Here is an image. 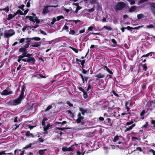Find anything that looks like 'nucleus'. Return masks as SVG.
<instances>
[{
    "mask_svg": "<svg viewBox=\"0 0 155 155\" xmlns=\"http://www.w3.org/2000/svg\"><path fill=\"white\" fill-rule=\"evenodd\" d=\"M19 52H22V54L18 56L17 60L18 62L21 63V61L25 62H27L32 64H34L35 61L34 58L31 54H27V50L25 48H21L19 49Z\"/></svg>",
    "mask_w": 155,
    "mask_h": 155,
    "instance_id": "f257e3e1",
    "label": "nucleus"
},
{
    "mask_svg": "<svg viewBox=\"0 0 155 155\" xmlns=\"http://www.w3.org/2000/svg\"><path fill=\"white\" fill-rule=\"evenodd\" d=\"M25 91V87L24 86H22L21 87V93L19 96L16 99L10 101L9 102L10 104L12 105H16L20 104L22 100L25 97L24 96Z\"/></svg>",
    "mask_w": 155,
    "mask_h": 155,
    "instance_id": "f03ea898",
    "label": "nucleus"
},
{
    "mask_svg": "<svg viewBox=\"0 0 155 155\" xmlns=\"http://www.w3.org/2000/svg\"><path fill=\"white\" fill-rule=\"evenodd\" d=\"M40 39L38 37H34L32 38H21L19 39L20 43H23L25 41L26 42H30L31 40H34L35 41H39Z\"/></svg>",
    "mask_w": 155,
    "mask_h": 155,
    "instance_id": "7ed1b4c3",
    "label": "nucleus"
},
{
    "mask_svg": "<svg viewBox=\"0 0 155 155\" xmlns=\"http://www.w3.org/2000/svg\"><path fill=\"white\" fill-rule=\"evenodd\" d=\"M78 147V144L75 143L74 144L72 145L71 147H63L62 148V150L64 152L67 151H73L74 150L77 149V147Z\"/></svg>",
    "mask_w": 155,
    "mask_h": 155,
    "instance_id": "20e7f679",
    "label": "nucleus"
},
{
    "mask_svg": "<svg viewBox=\"0 0 155 155\" xmlns=\"http://www.w3.org/2000/svg\"><path fill=\"white\" fill-rule=\"evenodd\" d=\"M78 118L76 120V122L78 124H81V125H84L85 124L84 117L82 116L80 113H79L78 115Z\"/></svg>",
    "mask_w": 155,
    "mask_h": 155,
    "instance_id": "39448f33",
    "label": "nucleus"
},
{
    "mask_svg": "<svg viewBox=\"0 0 155 155\" xmlns=\"http://www.w3.org/2000/svg\"><path fill=\"white\" fill-rule=\"evenodd\" d=\"M126 4L123 2H119L115 6V9L116 11L120 10L125 7Z\"/></svg>",
    "mask_w": 155,
    "mask_h": 155,
    "instance_id": "423d86ee",
    "label": "nucleus"
},
{
    "mask_svg": "<svg viewBox=\"0 0 155 155\" xmlns=\"http://www.w3.org/2000/svg\"><path fill=\"white\" fill-rule=\"evenodd\" d=\"M15 32L12 29H9L5 31V37L6 38H9L15 34Z\"/></svg>",
    "mask_w": 155,
    "mask_h": 155,
    "instance_id": "0eeeda50",
    "label": "nucleus"
},
{
    "mask_svg": "<svg viewBox=\"0 0 155 155\" xmlns=\"http://www.w3.org/2000/svg\"><path fill=\"white\" fill-rule=\"evenodd\" d=\"M27 19H28L30 21H32L33 23L36 22L37 23H38L40 22V20L38 18L34 15L33 16H27L26 17Z\"/></svg>",
    "mask_w": 155,
    "mask_h": 155,
    "instance_id": "6e6552de",
    "label": "nucleus"
},
{
    "mask_svg": "<svg viewBox=\"0 0 155 155\" xmlns=\"http://www.w3.org/2000/svg\"><path fill=\"white\" fill-rule=\"evenodd\" d=\"M146 107L150 108V109H153L155 107V100L151 101H148Z\"/></svg>",
    "mask_w": 155,
    "mask_h": 155,
    "instance_id": "1a4fd4ad",
    "label": "nucleus"
},
{
    "mask_svg": "<svg viewBox=\"0 0 155 155\" xmlns=\"http://www.w3.org/2000/svg\"><path fill=\"white\" fill-rule=\"evenodd\" d=\"M0 93L2 95L5 96L11 95L13 93L12 91L8 89H5Z\"/></svg>",
    "mask_w": 155,
    "mask_h": 155,
    "instance_id": "9d476101",
    "label": "nucleus"
},
{
    "mask_svg": "<svg viewBox=\"0 0 155 155\" xmlns=\"http://www.w3.org/2000/svg\"><path fill=\"white\" fill-rule=\"evenodd\" d=\"M28 9H27L25 10V11L23 12L22 11H21L19 9L15 13V14L16 15L17 14H19L20 15H25L28 12Z\"/></svg>",
    "mask_w": 155,
    "mask_h": 155,
    "instance_id": "9b49d317",
    "label": "nucleus"
},
{
    "mask_svg": "<svg viewBox=\"0 0 155 155\" xmlns=\"http://www.w3.org/2000/svg\"><path fill=\"white\" fill-rule=\"evenodd\" d=\"M58 6V5H50L47 6L45 7L43 9V13L44 14H45L48 12L49 11L48 9V7H57Z\"/></svg>",
    "mask_w": 155,
    "mask_h": 155,
    "instance_id": "f8f14e48",
    "label": "nucleus"
},
{
    "mask_svg": "<svg viewBox=\"0 0 155 155\" xmlns=\"http://www.w3.org/2000/svg\"><path fill=\"white\" fill-rule=\"evenodd\" d=\"M16 16V15L15 13L13 14H10L8 15V16L6 17V18L8 20H11Z\"/></svg>",
    "mask_w": 155,
    "mask_h": 155,
    "instance_id": "ddd939ff",
    "label": "nucleus"
},
{
    "mask_svg": "<svg viewBox=\"0 0 155 155\" xmlns=\"http://www.w3.org/2000/svg\"><path fill=\"white\" fill-rule=\"evenodd\" d=\"M137 7L136 6H132L129 9V12H135L136 11H137Z\"/></svg>",
    "mask_w": 155,
    "mask_h": 155,
    "instance_id": "4468645a",
    "label": "nucleus"
},
{
    "mask_svg": "<svg viewBox=\"0 0 155 155\" xmlns=\"http://www.w3.org/2000/svg\"><path fill=\"white\" fill-rule=\"evenodd\" d=\"M131 103L130 102V101L126 102L125 103V105L126 108L127 109V111H128L130 110V108H129V107L131 106Z\"/></svg>",
    "mask_w": 155,
    "mask_h": 155,
    "instance_id": "2eb2a0df",
    "label": "nucleus"
},
{
    "mask_svg": "<svg viewBox=\"0 0 155 155\" xmlns=\"http://www.w3.org/2000/svg\"><path fill=\"white\" fill-rule=\"evenodd\" d=\"M43 127L44 130L45 131V134L47 133V130L51 126L49 124H48L47 125H45L44 126H43Z\"/></svg>",
    "mask_w": 155,
    "mask_h": 155,
    "instance_id": "dca6fc26",
    "label": "nucleus"
},
{
    "mask_svg": "<svg viewBox=\"0 0 155 155\" xmlns=\"http://www.w3.org/2000/svg\"><path fill=\"white\" fill-rule=\"evenodd\" d=\"M135 126V124H133L130 127H126V129L125 130V132H126L128 131H130Z\"/></svg>",
    "mask_w": 155,
    "mask_h": 155,
    "instance_id": "f3484780",
    "label": "nucleus"
},
{
    "mask_svg": "<svg viewBox=\"0 0 155 155\" xmlns=\"http://www.w3.org/2000/svg\"><path fill=\"white\" fill-rule=\"evenodd\" d=\"M80 110L82 114L84 115L85 113L87 112V110L86 109L81 107L79 109Z\"/></svg>",
    "mask_w": 155,
    "mask_h": 155,
    "instance_id": "a211bd4d",
    "label": "nucleus"
},
{
    "mask_svg": "<svg viewBox=\"0 0 155 155\" xmlns=\"http://www.w3.org/2000/svg\"><path fill=\"white\" fill-rule=\"evenodd\" d=\"M104 76V74L101 73L98 74L95 76V77L97 78H103Z\"/></svg>",
    "mask_w": 155,
    "mask_h": 155,
    "instance_id": "6ab92c4d",
    "label": "nucleus"
},
{
    "mask_svg": "<svg viewBox=\"0 0 155 155\" xmlns=\"http://www.w3.org/2000/svg\"><path fill=\"white\" fill-rule=\"evenodd\" d=\"M46 150H42L39 151L38 154L39 155H44L45 154V152Z\"/></svg>",
    "mask_w": 155,
    "mask_h": 155,
    "instance_id": "aec40b11",
    "label": "nucleus"
},
{
    "mask_svg": "<svg viewBox=\"0 0 155 155\" xmlns=\"http://www.w3.org/2000/svg\"><path fill=\"white\" fill-rule=\"evenodd\" d=\"M103 69L104 70L106 71L107 72L109 73L110 74H112L113 72L112 71H111L106 66H104Z\"/></svg>",
    "mask_w": 155,
    "mask_h": 155,
    "instance_id": "412c9836",
    "label": "nucleus"
},
{
    "mask_svg": "<svg viewBox=\"0 0 155 155\" xmlns=\"http://www.w3.org/2000/svg\"><path fill=\"white\" fill-rule=\"evenodd\" d=\"M48 120V118L46 117H45L43 119L42 121V124L43 126H44L45 125V122L47 121Z\"/></svg>",
    "mask_w": 155,
    "mask_h": 155,
    "instance_id": "4be33fe9",
    "label": "nucleus"
},
{
    "mask_svg": "<svg viewBox=\"0 0 155 155\" xmlns=\"http://www.w3.org/2000/svg\"><path fill=\"white\" fill-rule=\"evenodd\" d=\"M137 17L138 19H140L144 17L143 15L142 14H140L137 15Z\"/></svg>",
    "mask_w": 155,
    "mask_h": 155,
    "instance_id": "5701e85b",
    "label": "nucleus"
},
{
    "mask_svg": "<svg viewBox=\"0 0 155 155\" xmlns=\"http://www.w3.org/2000/svg\"><path fill=\"white\" fill-rule=\"evenodd\" d=\"M35 77H37V78H45V76H43L41 74H38L35 75Z\"/></svg>",
    "mask_w": 155,
    "mask_h": 155,
    "instance_id": "b1692460",
    "label": "nucleus"
},
{
    "mask_svg": "<svg viewBox=\"0 0 155 155\" xmlns=\"http://www.w3.org/2000/svg\"><path fill=\"white\" fill-rule=\"evenodd\" d=\"M103 28L105 29L108 31H111L112 30V29L111 27L107 26H103Z\"/></svg>",
    "mask_w": 155,
    "mask_h": 155,
    "instance_id": "393cba45",
    "label": "nucleus"
},
{
    "mask_svg": "<svg viewBox=\"0 0 155 155\" xmlns=\"http://www.w3.org/2000/svg\"><path fill=\"white\" fill-rule=\"evenodd\" d=\"M40 45V43L39 42H37L35 43L34 44L32 45L33 47H38Z\"/></svg>",
    "mask_w": 155,
    "mask_h": 155,
    "instance_id": "a878e982",
    "label": "nucleus"
},
{
    "mask_svg": "<svg viewBox=\"0 0 155 155\" xmlns=\"http://www.w3.org/2000/svg\"><path fill=\"white\" fill-rule=\"evenodd\" d=\"M25 7V5H22L18 6V8L21 9L22 11L24 12L25 11V9L24 8Z\"/></svg>",
    "mask_w": 155,
    "mask_h": 155,
    "instance_id": "bb28decb",
    "label": "nucleus"
},
{
    "mask_svg": "<svg viewBox=\"0 0 155 155\" xmlns=\"http://www.w3.org/2000/svg\"><path fill=\"white\" fill-rule=\"evenodd\" d=\"M1 10L4 11L6 12H8L9 10V8L8 6H7L5 8H4Z\"/></svg>",
    "mask_w": 155,
    "mask_h": 155,
    "instance_id": "cd10ccee",
    "label": "nucleus"
},
{
    "mask_svg": "<svg viewBox=\"0 0 155 155\" xmlns=\"http://www.w3.org/2000/svg\"><path fill=\"white\" fill-rule=\"evenodd\" d=\"M94 26H95L94 24L92 25L91 26L89 27L88 28V30L89 31H92Z\"/></svg>",
    "mask_w": 155,
    "mask_h": 155,
    "instance_id": "c85d7f7f",
    "label": "nucleus"
},
{
    "mask_svg": "<svg viewBox=\"0 0 155 155\" xmlns=\"http://www.w3.org/2000/svg\"><path fill=\"white\" fill-rule=\"evenodd\" d=\"M52 107L51 105H49L45 110V112H46L49 110L50 109L52 108Z\"/></svg>",
    "mask_w": 155,
    "mask_h": 155,
    "instance_id": "c756f323",
    "label": "nucleus"
},
{
    "mask_svg": "<svg viewBox=\"0 0 155 155\" xmlns=\"http://www.w3.org/2000/svg\"><path fill=\"white\" fill-rule=\"evenodd\" d=\"M119 137L118 136H116L114 139H113V141L114 142H116L117 140H119Z\"/></svg>",
    "mask_w": 155,
    "mask_h": 155,
    "instance_id": "7c9ffc66",
    "label": "nucleus"
},
{
    "mask_svg": "<svg viewBox=\"0 0 155 155\" xmlns=\"http://www.w3.org/2000/svg\"><path fill=\"white\" fill-rule=\"evenodd\" d=\"M131 5H133L135 3V0H127Z\"/></svg>",
    "mask_w": 155,
    "mask_h": 155,
    "instance_id": "2f4dec72",
    "label": "nucleus"
},
{
    "mask_svg": "<svg viewBox=\"0 0 155 155\" xmlns=\"http://www.w3.org/2000/svg\"><path fill=\"white\" fill-rule=\"evenodd\" d=\"M85 152V151H84V152H81L77 150V154L78 155H80L81 154H82V155H84Z\"/></svg>",
    "mask_w": 155,
    "mask_h": 155,
    "instance_id": "473e14b6",
    "label": "nucleus"
},
{
    "mask_svg": "<svg viewBox=\"0 0 155 155\" xmlns=\"http://www.w3.org/2000/svg\"><path fill=\"white\" fill-rule=\"evenodd\" d=\"M148 0H140L138 2V5H139L142 3L147 1Z\"/></svg>",
    "mask_w": 155,
    "mask_h": 155,
    "instance_id": "72a5a7b5",
    "label": "nucleus"
},
{
    "mask_svg": "<svg viewBox=\"0 0 155 155\" xmlns=\"http://www.w3.org/2000/svg\"><path fill=\"white\" fill-rule=\"evenodd\" d=\"M148 0H140L138 2V5H139L142 3L147 1Z\"/></svg>",
    "mask_w": 155,
    "mask_h": 155,
    "instance_id": "f704fd0d",
    "label": "nucleus"
},
{
    "mask_svg": "<svg viewBox=\"0 0 155 155\" xmlns=\"http://www.w3.org/2000/svg\"><path fill=\"white\" fill-rule=\"evenodd\" d=\"M68 26H66V25L62 29L64 30H66L67 31H68Z\"/></svg>",
    "mask_w": 155,
    "mask_h": 155,
    "instance_id": "c9c22d12",
    "label": "nucleus"
},
{
    "mask_svg": "<svg viewBox=\"0 0 155 155\" xmlns=\"http://www.w3.org/2000/svg\"><path fill=\"white\" fill-rule=\"evenodd\" d=\"M36 125H31L30 124H28V127L31 130L34 127H35L36 126Z\"/></svg>",
    "mask_w": 155,
    "mask_h": 155,
    "instance_id": "e433bc0d",
    "label": "nucleus"
},
{
    "mask_svg": "<svg viewBox=\"0 0 155 155\" xmlns=\"http://www.w3.org/2000/svg\"><path fill=\"white\" fill-rule=\"evenodd\" d=\"M154 26L153 25H152V24H151V25H147L146 27V28H148V29H149V28H154Z\"/></svg>",
    "mask_w": 155,
    "mask_h": 155,
    "instance_id": "4c0bfd02",
    "label": "nucleus"
},
{
    "mask_svg": "<svg viewBox=\"0 0 155 155\" xmlns=\"http://www.w3.org/2000/svg\"><path fill=\"white\" fill-rule=\"evenodd\" d=\"M69 48L73 50L75 53H78V51L77 49L71 46H70Z\"/></svg>",
    "mask_w": 155,
    "mask_h": 155,
    "instance_id": "58836bf2",
    "label": "nucleus"
},
{
    "mask_svg": "<svg viewBox=\"0 0 155 155\" xmlns=\"http://www.w3.org/2000/svg\"><path fill=\"white\" fill-rule=\"evenodd\" d=\"M57 18V20L58 21H59L61 19H63L64 18V17H63V16H57L56 18Z\"/></svg>",
    "mask_w": 155,
    "mask_h": 155,
    "instance_id": "ea45409f",
    "label": "nucleus"
},
{
    "mask_svg": "<svg viewBox=\"0 0 155 155\" xmlns=\"http://www.w3.org/2000/svg\"><path fill=\"white\" fill-rule=\"evenodd\" d=\"M83 96L84 97L85 99L87 98L88 97L87 94L85 91L83 92Z\"/></svg>",
    "mask_w": 155,
    "mask_h": 155,
    "instance_id": "a19ab883",
    "label": "nucleus"
},
{
    "mask_svg": "<svg viewBox=\"0 0 155 155\" xmlns=\"http://www.w3.org/2000/svg\"><path fill=\"white\" fill-rule=\"evenodd\" d=\"M95 10V8H94L93 7L91 9H88V11L89 12L91 13V12H93V11H94Z\"/></svg>",
    "mask_w": 155,
    "mask_h": 155,
    "instance_id": "79ce46f5",
    "label": "nucleus"
},
{
    "mask_svg": "<svg viewBox=\"0 0 155 155\" xmlns=\"http://www.w3.org/2000/svg\"><path fill=\"white\" fill-rule=\"evenodd\" d=\"M82 8V7L81 6H78V7H77L76 8V10L75 11V12L76 13H77L78 12V11L81 9V8Z\"/></svg>",
    "mask_w": 155,
    "mask_h": 155,
    "instance_id": "37998d69",
    "label": "nucleus"
},
{
    "mask_svg": "<svg viewBox=\"0 0 155 155\" xmlns=\"http://www.w3.org/2000/svg\"><path fill=\"white\" fill-rule=\"evenodd\" d=\"M106 122L107 123H110L111 122V120L109 118L106 119Z\"/></svg>",
    "mask_w": 155,
    "mask_h": 155,
    "instance_id": "c03bdc74",
    "label": "nucleus"
},
{
    "mask_svg": "<svg viewBox=\"0 0 155 155\" xmlns=\"http://www.w3.org/2000/svg\"><path fill=\"white\" fill-rule=\"evenodd\" d=\"M151 7L155 9V3L153 2L150 3Z\"/></svg>",
    "mask_w": 155,
    "mask_h": 155,
    "instance_id": "a18cd8bd",
    "label": "nucleus"
},
{
    "mask_svg": "<svg viewBox=\"0 0 155 155\" xmlns=\"http://www.w3.org/2000/svg\"><path fill=\"white\" fill-rule=\"evenodd\" d=\"M142 67L143 70H144L145 71H146L147 69V67L146 64H144L143 65Z\"/></svg>",
    "mask_w": 155,
    "mask_h": 155,
    "instance_id": "49530a36",
    "label": "nucleus"
},
{
    "mask_svg": "<svg viewBox=\"0 0 155 155\" xmlns=\"http://www.w3.org/2000/svg\"><path fill=\"white\" fill-rule=\"evenodd\" d=\"M139 150L140 152H142V150L141 149V148L140 147H137L136 148V150H134V151H135L136 150Z\"/></svg>",
    "mask_w": 155,
    "mask_h": 155,
    "instance_id": "de8ad7c7",
    "label": "nucleus"
},
{
    "mask_svg": "<svg viewBox=\"0 0 155 155\" xmlns=\"http://www.w3.org/2000/svg\"><path fill=\"white\" fill-rule=\"evenodd\" d=\"M152 53H153V52H151L147 54L143 55L142 56V57H148L149 56L150 54Z\"/></svg>",
    "mask_w": 155,
    "mask_h": 155,
    "instance_id": "09e8293b",
    "label": "nucleus"
},
{
    "mask_svg": "<svg viewBox=\"0 0 155 155\" xmlns=\"http://www.w3.org/2000/svg\"><path fill=\"white\" fill-rule=\"evenodd\" d=\"M75 32L73 30H70V32H69V34L73 35L74 34Z\"/></svg>",
    "mask_w": 155,
    "mask_h": 155,
    "instance_id": "8fccbe9b",
    "label": "nucleus"
},
{
    "mask_svg": "<svg viewBox=\"0 0 155 155\" xmlns=\"http://www.w3.org/2000/svg\"><path fill=\"white\" fill-rule=\"evenodd\" d=\"M39 26L38 25H36L35 26H31V28H34L35 29L37 28Z\"/></svg>",
    "mask_w": 155,
    "mask_h": 155,
    "instance_id": "3c124183",
    "label": "nucleus"
},
{
    "mask_svg": "<svg viewBox=\"0 0 155 155\" xmlns=\"http://www.w3.org/2000/svg\"><path fill=\"white\" fill-rule=\"evenodd\" d=\"M56 21V18H53L52 21L51 22V24H53Z\"/></svg>",
    "mask_w": 155,
    "mask_h": 155,
    "instance_id": "603ef678",
    "label": "nucleus"
},
{
    "mask_svg": "<svg viewBox=\"0 0 155 155\" xmlns=\"http://www.w3.org/2000/svg\"><path fill=\"white\" fill-rule=\"evenodd\" d=\"M149 151L152 152L153 153V155H155V151L154 150L150 149L149 150Z\"/></svg>",
    "mask_w": 155,
    "mask_h": 155,
    "instance_id": "864d4df0",
    "label": "nucleus"
},
{
    "mask_svg": "<svg viewBox=\"0 0 155 155\" xmlns=\"http://www.w3.org/2000/svg\"><path fill=\"white\" fill-rule=\"evenodd\" d=\"M143 25H142V26H138V27H135L134 28H133V29H138L140 28L143 27Z\"/></svg>",
    "mask_w": 155,
    "mask_h": 155,
    "instance_id": "5fc2aeb1",
    "label": "nucleus"
},
{
    "mask_svg": "<svg viewBox=\"0 0 155 155\" xmlns=\"http://www.w3.org/2000/svg\"><path fill=\"white\" fill-rule=\"evenodd\" d=\"M148 123L147 122H146V124L143 125L142 127L143 128H144V127H146L147 126H148Z\"/></svg>",
    "mask_w": 155,
    "mask_h": 155,
    "instance_id": "6e6d98bb",
    "label": "nucleus"
},
{
    "mask_svg": "<svg viewBox=\"0 0 155 155\" xmlns=\"http://www.w3.org/2000/svg\"><path fill=\"white\" fill-rule=\"evenodd\" d=\"M78 88L80 91L83 92V93L84 92V91H84V89H83V88L81 87H78Z\"/></svg>",
    "mask_w": 155,
    "mask_h": 155,
    "instance_id": "4d7b16f0",
    "label": "nucleus"
},
{
    "mask_svg": "<svg viewBox=\"0 0 155 155\" xmlns=\"http://www.w3.org/2000/svg\"><path fill=\"white\" fill-rule=\"evenodd\" d=\"M112 92H113V94L116 97H118V96H119L118 94H117V93H116L114 91H112Z\"/></svg>",
    "mask_w": 155,
    "mask_h": 155,
    "instance_id": "13d9d810",
    "label": "nucleus"
},
{
    "mask_svg": "<svg viewBox=\"0 0 155 155\" xmlns=\"http://www.w3.org/2000/svg\"><path fill=\"white\" fill-rule=\"evenodd\" d=\"M30 45V44L29 43H27L26 44H25V45L24 47L25 48H28Z\"/></svg>",
    "mask_w": 155,
    "mask_h": 155,
    "instance_id": "bf43d9fd",
    "label": "nucleus"
},
{
    "mask_svg": "<svg viewBox=\"0 0 155 155\" xmlns=\"http://www.w3.org/2000/svg\"><path fill=\"white\" fill-rule=\"evenodd\" d=\"M67 104L70 107H72L73 106V104H71L69 101H67Z\"/></svg>",
    "mask_w": 155,
    "mask_h": 155,
    "instance_id": "052dcab7",
    "label": "nucleus"
},
{
    "mask_svg": "<svg viewBox=\"0 0 155 155\" xmlns=\"http://www.w3.org/2000/svg\"><path fill=\"white\" fill-rule=\"evenodd\" d=\"M81 63V65L82 67H83L84 64L85 62V61L84 60L81 61L80 62Z\"/></svg>",
    "mask_w": 155,
    "mask_h": 155,
    "instance_id": "680f3d73",
    "label": "nucleus"
},
{
    "mask_svg": "<svg viewBox=\"0 0 155 155\" xmlns=\"http://www.w3.org/2000/svg\"><path fill=\"white\" fill-rule=\"evenodd\" d=\"M145 112V110H143L142 112L140 113V115L141 116H143Z\"/></svg>",
    "mask_w": 155,
    "mask_h": 155,
    "instance_id": "e2e57ef3",
    "label": "nucleus"
},
{
    "mask_svg": "<svg viewBox=\"0 0 155 155\" xmlns=\"http://www.w3.org/2000/svg\"><path fill=\"white\" fill-rule=\"evenodd\" d=\"M98 120L100 121H103L104 120V118L102 117H100L99 118Z\"/></svg>",
    "mask_w": 155,
    "mask_h": 155,
    "instance_id": "0e129e2a",
    "label": "nucleus"
},
{
    "mask_svg": "<svg viewBox=\"0 0 155 155\" xmlns=\"http://www.w3.org/2000/svg\"><path fill=\"white\" fill-rule=\"evenodd\" d=\"M112 42L114 44H116L117 43V42L116 40L114 39H112L111 40Z\"/></svg>",
    "mask_w": 155,
    "mask_h": 155,
    "instance_id": "69168bd1",
    "label": "nucleus"
},
{
    "mask_svg": "<svg viewBox=\"0 0 155 155\" xmlns=\"http://www.w3.org/2000/svg\"><path fill=\"white\" fill-rule=\"evenodd\" d=\"M63 10L66 12L67 13H68L70 11V10L69 9H66V8H64Z\"/></svg>",
    "mask_w": 155,
    "mask_h": 155,
    "instance_id": "338daca9",
    "label": "nucleus"
},
{
    "mask_svg": "<svg viewBox=\"0 0 155 155\" xmlns=\"http://www.w3.org/2000/svg\"><path fill=\"white\" fill-rule=\"evenodd\" d=\"M38 141L39 142H42L43 141V139L42 138H40L38 139Z\"/></svg>",
    "mask_w": 155,
    "mask_h": 155,
    "instance_id": "774afa93",
    "label": "nucleus"
}]
</instances>
